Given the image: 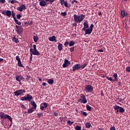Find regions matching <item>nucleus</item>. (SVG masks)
<instances>
[{
	"label": "nucleus",
	"instance_id": "39",
	"mask_svg": "<svg viewBox=\"0 0 130 130\" xmlns=\"http://www.w3.org/2000/svg\"><path fill=\"white\" fill-rule=\"evenodd\" d=\"M113 108H114V109L115 110H117L118 109H119L120 106H117V105H115V106H113Z\"/></svg>",
	"mask_w": 130,
	"mask_h": 130
},
{
	"label": "nucleus",
	"instance_id": "15",
	"mask_svg": "<svg viewBox=\"0 0 130 130\" xmlns=\"http://www.w3.org/2000/svg\"><path fill=\"white\" fill-rule=\"evenodd\" d=\"M60 3L62 6L64 5L66 7H68V4L67 2L64 1V0H60Z\"/></svg>",
	"mask_w": 130,
	"mask_h": 130
},
{
	"label": "nucleus",
	"instance_id": "6",
	"mask_svg": "<svg viewBox=\"0 0 130 130\" xmlns=\"http://www.w3.org/2000/svg\"><path fill=\"white\" fill-rule=\"evenodd\" d=\"M93 90V87L90 85H87L85 87V91L86 93H91Z\"/></svg>",
	"mask_w": 130,
	"mask_h": 130
},
{
	"label": "nucleus",
	"instance_id": "53",
	"mask_svg": "<svg viewBox=\"0 0 130 130\" xmlns=\"http://www.w3.org/2000/svg\"><path fill=\"white\" fill-rule=\"evenodd\" d=\"M53 115L54 116H56V117L58 116V114L56 112H54Z\"/></svg>",
	"mask_w": 130,
	"mask_h": 130
},
{
	"label": "nucleus",
	"instance_id": "5",
	"mask_svg": "<svg viewBox=\"0 0 130 130\" xmlns=\"http://www.w3.org/2000/svg\"><path fill=\"white\" fill-rule=\"evenodd\" d=\"M33 48L34 49L32 48L30 49V52H32L33 53V55H40V53L37 50L36 45H33Z\"/></svg>",
	"mask_w": 130,
	"mask_h": 130
},
{
	"label": "nucleus",
	"instance_id": "31",
	"mask_svg": "<svg viewBox=\"0 0 130 130\" xmlns=\"http://www.w3.org/2000/svg\"><path fill=\"white\" fill-rule=\"evenodd\" d=\"M87 63L82 64L81 66L80 65V69H85V67L87 66Z\"/></svg>",
	"mask_w": 130,
	"mask_h": 130
},
{
	"label": "nucleus",
	"instance_id": "49",
	"mask_svg": "<svg viewBox=\"0 0 130 130\" xmlns=\"http://www.w3.org/2000/svg\"><path fill=\"white\" fill-rule=\"evenodd\" d=\"M126 72L130 73V67H127L126 69Z\"/></svg>",
	"mask_w": 130,
	"mask_h": 130
},
{
	"label": "nucleus",
	"instance_id": "26",
	"mask_svg": "<svg viewBox=\"0 0 130 130\" xmlns=\"http://www.w3.org/2000/svg\"><path fill=\"white\" fill-rule=\"evenodd\" d=\"M85 126L87 128L89 129L91 126V125L90 122H87L86 123Z\"/></svg>",
	"mask_w": 130,
	"mask_h": 130
},
{
	"label": "nucleus",
	"instance_id": "59",
	"mask_svg": "<svg viewBox=\"0 0 130 130\" xmlns=\"http://www.w3.org/2000/svg\"><path fill=\"white\" fill-rule=\"evenodd\" d=\"M99 51L100 52H103L104 51H103V49H100V50H99Z\"/></svg>",
	"mask_w": 130,
	"mask_h": 130
},
{
	"label": "nucleus",
	"instance_id": "7",
	"mask_svg": "<svg viewBox=\"0 0 130 130\" xmlns=\"http://www.w3.org/2000/svg\"><path fill=\"white\" fill-rule=\"evenodd\" d=\"M24 93H25V90L23 89H19L15 91L14 92V94L15 95V96H19L20 95H22V94H24Z\"/></svg>",
	"mask_w": 130,
	"mask_h": 130
},
{
	"label": "nucleus",
	"instance_id": "55",
	"mask_svg": "<svg viewBox=\"0 0 130 130\" xmlns=\"http://www.w3.org/2000/svg\"><path fill=\"white\" fill-rule=\"evenodd\" d=\"M123 100H122V99H119V102L120 103H123Z\"/></svg>",
	"mask_w": 130,
	"mask_h": 130
},
{
	"label": "nucleus",
	"instance_id": "32",
	"mask_svg": "<svg viewBox=\"0 0 130 130\" xmlns=\"http://www.w3.org/2000/svg\"><path fill=\"white\" fill-rule=\"evenodd\" d=\"M106 79H107V80L111 81V82H114V79H113L112 77H109V76H106Z\"/></svg>",
	"mask_w": 130,
	"mask_h": 130
},
{
	"label": "nucleus",
	"instance_id": "19",
	"mask_svg": "<svg viewBox=\"0 0 130 130\" xmlns=\"http://www.w3.org/2000/svg\"><path fill=\"white\" fill-rule=\"evenodd\" d=\"M121 16L122 17V18H124V16H127V13L125 11H121Z\"/></svg>",
	"mask_w": 130,
	"mask_h": 130
},
{
	"label": "nucleus",
	"instance_id": "10",
	"mask_svg": "<svg viewBox=\"0 0 130 130\" xmlns=\"http://www.w3.org/2000/svg\"><path fill=\"white\" fill-rule=\"evenodd\" d=\"M2 13L4 15L8 16L9 18H10L11 16V12L10 10L3 11Z\"/></svg>",
	"mask_w": 130,
	"mask_h": 130
},
{
	"label": "nucleus",
	"instance_id": "14",
	"mask_svg": "<svg viewBox=\"0 0 130 130\" xmlns=\"http://www.w3.org/2000/svg\"><path fill=\"white\" fill-rule=\"evenodd\" d=\"M26 9V7L25 6V5H21L20 7L17 8V10L19 11L20 12H22L23 11V10H25Z\"/></svg>",
	"mask_w": 130,
	"mask_h": 130
},
{
	"label": "nucleus",
	"instance_id": "30",
	"mask_svg": "<svg viewBox=\"0 0 130 130\" xmlns=\"http://www.w3.org/2000/svg\"><path fill=\"white\" fill-rule=\"evenodd\" d=\"M119 112L121 113H123L125 112V110L124 109H123V108L121 107H120L119 108Z\"/></svg>",
	"mask_w": 130,
	"mask_h": 130
},
{
	"label": "nucleus",
	"instance_id": "20",
	"mask_svg": "<svg viewBox=\"0 0 130 130\" xmlns=\"http://www.w3.org/2000/svg\"><path fill=\"white\" fill-rule=\"evenodd\" d=\"M84 31H85V35L90 34L92 32L91 29L88 28L86 29Z\"/></svg>",
	"mask_w": 130,
	"mask_h": 130
},
{
	"label": "nucleus",
	"instance_id": "33",
	"mask_svg": "<svg viewBox=\"0 0 130 130\" xmlns=\"http://www.w3.org/2000/svg\"><path fill=\"white\" fill-rule=\"evenodd\" d=\"M86 108L87 111H91V106L87 105L86 106Z\"/></svg>",
	"mask_w": 130,
	"mask_h": 130
},
{
	"label": "nucleus",
	"instance_id": "60",
	"mask_svg": "<svg viewBox=\"0 0 130 130\" xmlns=\"http://www.w3.org/2000/svg\"><path fill=\"white\" fill-rule=\"evenodd\" d=\"M98 15H99V16L102 15V13H101V12H99Z\"/></svg>",
	"mask_w": 130,
	"mask_h": 130
},
{
	"label": "nucleus",
	"instance_id": "4",
	"mask_svg": "<svg viewBox=\"0 0 130 130\" xmlns=\"http://www.w3.org/2000/svg\"><path fill=\"white\" fill-rule=\"evenodd\" d=\"M78 102L83 104H85L87 103L86 96L84 94L80 95V99L78 100Z\"/></svg>",
	"mask_w": 130,
	"mask_h": 130
},
{
	"label": "nucleus",
	"instance_id": "11",
	"mask_svg": "<svg viewBox=\"0 0 130 130\" xmlns=\"http://www.w3.org/2000/svg\"><path fill=\"white\" fill-rule=\"evenodd\" d=\"M48 106V104L46 103H44L43 104H41L40 106V110L43 111L45 109H46Z\"/></svg>",
	"mask_w": 130,
	"mask_h": 130
},
{
	"label": "nucleus",
	"instance_id": "13",
	"mask_svg": "<svg viewBox=\"0 0 130 130\" xmlns=\"http://www.w3.org/2000/svg\"><path fill=\"white\" fill-rule=\"evenodd\" d=\"M70 64V61H69L68 59H65L64 61V63L62 65L63 68H65L68 66L69 64Z\"/></svg>",
	"mask_w": 130,
	"mask_h": 130
},
{
	"label": "nucleus",
	"instance_id": "46",
	"mask_svg": "<svg viewBox=\"0 0 130 130\" xmlns=\"http://www.w3.org/2000/svg\"><path fill=\"white\" fill-rule=\"evenodd\" d=\"M69 44V42L68 41H66L64 44V45L65 47H67Z\"/></svg>",
	"mask_w": 130,
	"mask_h": 130
},
{
	"label": "nucleus",
	"instance_id": "56",
	"mask_svg": "<svg viewBox=\"0 0 130 130\" xmlns=\"http://www.w3.org/2000/svg\"><path fill=\"white\" fill-rule=\"evenodd\" d=\"M42 85L44 87H45V86H46V83L45 82H44L42 83Z\"/></svg>",
	"mask_w": 130,
	"mask_h": 130
},
{
	"label": "nucleus",
	"instance_id": "51",
	"mask_svg": "<svg viewBox=\"0 0 130 130\" xmlns=\"http://www.w3.org/2000/svg\"><path fill=\"white\" fill-rule=\"evenodd\" d=\"M74 49H75V47H71L70 50V51L71 52H73L74 51Z\"/></svg>",
	"mask_w": 130,
	"mask_h": 130
},
{
	"label": "nucleus",
	"instance_id": "22",
	"mask_svg": "<svg viewBox=\"0 0 130 130\" xmlns=\"http://www.w3.org/2000/svg\"><path fill=\"white\" fill-rule=\"evenodd\" d=\"M47 83H48L49 85H52L54 83V80L52 79H48Z\"/></svg>",
	"mask_w": 130,
	"mask_h": 130
},
{
	"label": "nucleus",
	"instance_id": "12",
	"mask_svg": "<svg viewBox=\"0 0 130 130\" xmlns=\"http://www.w3.org/2000/svg\"><path fill=\"white\" fill-rule=\"evenodd\" d=\"M79 69H81L80 64V63L76 64L73 67V71L75 72L76 70H79Z\"/></svg>",
	"mask_w": 130,
	"mask_h": 130
},
{
	"label": "nucleus",
	"instance_id": "58",
	"mask_svg": "<svg viewBox=\"0 0 130 130\" xmlns=\"http://www.w3.org/2000/svg\"><path fill=\"white\" fill-rule=\"evenodd\" d=\"M60 122L61 123L62 121H63V118L60 117Z\"/></svg>",
	"mask_w": 130,
	"mask_h": 130
},
{
	"label": "nucleus",
	"instance_id": "43",
	"mask_svg": "<svg viewBox=\"0 0 130 130\" xmlns=\"http://www.w3.org/2000/svg\"><path fill=\"white\" fill-rule=\"evenodd\" d=\"M20 105L21 106V108L22 109H26V108L25 107V106H24L23 104L21 103V104H20Z\"/></svg>",
	"mask_w": 130,
	"mask_h": 130
},
{
	"label": "nucleus",
	"instance_id": "52",
	"mask_svg": "<svg viewBox=\"0 0 130 130\" xmlns=\"http://www.w3.org/2000/svg\"><path fill=\"white\" fill-rule=\"evenodd\" d=\"M110 130H116V128L114 126H112L110 128Z\"/></svg>",
	"mask_w": 130,
	"mask_h": 130
},
{
	"label": "nucleus",
	"instance_id": "50",
	"mask_svg": "<svg viewBox=\"0 0 130 130\" xmlns=\"http://www.w3.org/2000/svg\"><path fill=\"white\" fill-rule=\"evenodd\" d=\"M16 17H17V18L18 19H20V18L21 17V15L20 14H17V15H16Z\"/></svg>",
	"mask_w": 130,
	"mask_h": 130
},
{
	"label": "nucleus",
	"instance_id": "29",
	"mask_svg": "<svg viewBox=\"0 0 130 130\" xmlns=\"http://www.w3.org/2000/svg\"><path fill=\"white\" fill-rule=\"evenodd\" d=\"M12 41L16 43H18L19 41H18V39L16 38L15 37H14L12 39Z\"/></svg>",
	"mask_w": 130,
	"mask_h": 130
},
{
	"label": "nucleus",
	"instance_id": "8",
	"mask_svg": "<svg viewBox=\"0 0 130 130\" xmlns=\"http://www.w3.org/2000/svg\"><path fill=\"white\" fill-rule=\"evenodd\" d=\"M16 30L18 34H22L23 29L21 26L16 25Z\"/></svg>",
	"mask_w": 130,
	"mask_h": 130
},
{
	"label": "nucleus",
	"instance_id": "1",
	"mask_svg": "<svg viewBox=\"0 0 130 130\" xmlns=\"http://www.w3.org/2000/svg\"><path fill=\"white\" fill-rule=\"evenodd\" d=\"M85 15L83 14H81L79 16H78L77 15H74V19L76 22L77 23H80L82 22L83 19L85 18Z\"/></svg>",
	"mask_w": 130,
	"mask_h": 130
},
{
	"label": "nucleus",
	"instance_id": "2",
	"mask_svg": "<svg viewBox=\"0 0 130 130\" xmlns=\"http://www.w3.org/2000/svg\"><path fill=\"white\" fill-rule=\"evenodd\" d=\"M39 4L42 7H45L47 6V2H49L50 3H52L55 2V0H39Z\"/></svg>",
	"mask_w": 130,
	"mask_h": 130
},
{
	"label": "nucleus",
	"instance_id": "27",
	"mask_svg": "<svg viewBox=\"0 0 130 130\" xmlns=\"http://www.w3.org/2000/svg\"><path fill=\"white\" fill-rule=\"evenodd\" d=\"M33 39H34V41L35 42H37L39 40V37L38 36H34Z\"/></svg>",
	"mask_w": 130,
	"mask_h": 130
},
{
	"label": "nucleus",
	"instance_id": "36",
	"mask_svg": "<svg viewBox=\"0 0 130 130\" xmlns=\"http://www.w3.org/2000/svg\"><path fill=\"white\" fill-rule=\"evenodd\" d=\"M18 66L20 67H24V66L22 64L21 60L19 61H18Z\"/></svg>",
	"mask_w": 130,
	"mask_h": 130
},
{
	"label": "nucleus",
	"instance_id": "35",
	"mask_svg": "<svg viewBox=\"0 0 130 130\" xmlns=\"http://www.w3.org/2000/svg\"><path fill=\"white\" fill-rule=\"evenodd\" d=\"M75 44V42L74 41H71L70 43H69V46L70 47L71 46H73V45H74Z\"/></svg>",
	"mask_w": 130,
	"mask_h": 130
},
{
	"label": "nucleus",
	"instance_id": "54",
	"mask_svg": "<svg viewBox=\"0 0 130 130\" xmlns=\"http://www.w3.org/2000/svg\"><path fill=\"white\" fill-rule=\"evenodd\" d=\"M5 2V0H0V3L4 4Z\"/></svg>",
	"mask_w": 130,
	"mask_h": 130
},
{
	"label": "nucleus",
	"instance_id": "34",
	"mask_svg": "<svg viewBox=\"0 0 130 130\" xmlns=\"http://www.w3.org/2000/svg\"><path fill=\"white\" fill-rule=\"evenodd\" d=\"M37 117L39 118H40L41 117H43V113H38L37 114Z\"/></svg>",
	"mask_w": 130,
	"mask_h": 130
},
{
	"label": "nucleus",
	"instance_id": "40",
	"mask_svg": "<svg viewBox=\"0 0 130 130\" xmlns=\"http://www.w3.org/2000/svg\"><path fill=\"white\" fill-rule=\"evenodd\" d=\"M20 100L21 101H26V96H22L21 99Z\"/></svg>",
	"mask_w": 130,
	"mask_h": 130
},
{
	"label": "nucleus",
	"instance_id": "37",
	"mask_svg": "<svg viewBox=\"0 0 130 130\" xmlns=\"http://www.w3.org/2000/svg\"><path fill=\"white\" fill-rule=\"evenodd\" d=\"M67 124H69V125H72V124H74V122H72V121H71V120H68V121H67Z\"/></svg>",
	"mask_w": 130,
	"mask_h": 130
},
{
	"label": "nucleus",
	"instance_id": "3",
	"mask_svg": "<svg viewBox=\"0 0 130 130\" xmlns=\"http://www.w3.org/2000/svg\"><path fill=\"white\" fill-rule=\"evenodd\" d=\"M0 117L3 119H8L11 122H12V117L10 115L5 114L4 112H0Z\"/></svg>",
	"mask_w": 130,
	"mask_h": 130
},
{
	"label": "nucleus",
	"instance_id": "18",
	"mask_svg": "<svg viewBox=\"0 0 130 130\" xmlns=\"http://www.w3.org/2000/svg\"><path fill=\"white\" fill-rule=\"evenodd\" d=\"M49 40L50 41H52V42H56V37L53 36L51 37H50L49 38Z\"/></svg>",
	"mask_w": 130,
	"mask_h": 130
},
{
	"label": "nucleus",
	"instance_id": "42",
	"mask_svg": "<svg viewBox=\"0 0 130 130\" xmlns=\"http://www.w3.org/2000/svg\"><path fill=\"white\" fill-rule=\"evenodd\" d=\"M10 2L11 4L19 3V2L18 1H16V0H12V1H11Z\"/></svg>",
	"mask_w": 130,
	"mask_h": 130
},
{
	"label": "nucleus",
	"instance_id": "41",
	"mask_svg": "<svg viewBox=\"0 0 130 130\" xmlns=\"http://www.w3.org/2000/svg\"><path fill=\"white\" fill-rule=\"evenodd\" d=\"M81 127L80 126L77 125L75 127L76 130H81Z\"/></svg>",
	"mask_w": 130,
	"mask_h": 130
},
{
	"label": "nucleus",
	"instance_id": "63",
	"mask_svg": "<svg viewBox=\"0 0 130 130\" xmlns=\"http://www.w3.org/2000/svg\"><path fill=\"white\" fill-rule=\"evenodd\" d=\"M26 80H29V77H28V75H27V78H26Z\"/></svg>",
	"mask_w": 130,
	"mask_h": 130
},
{
	"label": "nucleus",
	"instance_id": "38",
	"mask_svg": "<svg viewBox=\"0 0 130 130\" xmlns=\"http://www.w3.org/2000/svg\"><path fill=\"white\" fill-rule=\"evenodd\" d=\"M11 15L12 16L13 18H14V20H15V18H15V14L14 13L13 11H12L11 12Z\"/></svg>",
	"mask_w": 130,
	"mask_h": 130
},
{
	"label": "nucleus",
	"instance_id": "44",
	"mask_svg": "<svg viewBox=\"0 0 130 130\" xmlns=\"http://www.w3.org/2000/svg\"><path fill=\"white\" fill-rule=\"evenodd\" d=\"M60 14H61V15H62V16H66L67 15L66 12H62V13H61Z\"/></svg>",
	"mask_w": 130,
	"mask_h": 130
},
{
	"label": "nucleus",
	"instance_id": "16",
	"mask_svg": "<svg viewBox=\"0 0 130 130\" xmlns=\"http://www.w3.org/2000/svg\"><path fill=\"white\" fill-rule=\"evenodd\" d=\"M83 25H84V27L82 28V30L85 31V30H86L87 28H88L89 27V26H88V23L87 22H85L83 23Z\"/></svg>",
	"mask_w": 130,
	"mask_h": 130
},
{
	"label": "nucleus",
	"instance_id": "45",
	"mask_svg": "<svg viewBox=\"0 0 130 130\" xmlns=\"http://www.w3.org/2000/svg\"><path fill=\"white\" fill-rule=\"evenodd\" d=\"M81 113L84 116H87V113L85 112L81 111Z\"/></svg>",
	"mask_w": 130,
	"mask_h": 130
},
{
	"label": "nucleus",
	"instance_id": "48",
	"mask_svg": "<svg viewBox=\"0 0 130 130\" xmlns=\"http://www.w3.org/2000/svg\"><path fill=\"white\" fill-rule=\"evenodd\" d=\"M93 27H94L93 24H91L89 28L92 31Z\"/></svg>",
	"mask_w": 130,
	"mask_h": 130
},
{
	"label": "nucleus",
	"instance_id": "9",
	"mask_svg": "<svg viewBox=\"0 0 130 130\" xmlns=\"http://www.w3.org/2000/svg\"><path fill=\"white\" fill-rule=\"evenodd\" d=\"M15 79L16 81L19 82L20 85H22L21 81L24 80V78L22 75H18L15 77Z\"/></svg>",
	"mask_w": 130,
	"mask_h": 130
},
{
	"label": "nucleus",
	"instance_id": "47",
	"mask_svg": "<svg viewBox=\"0 0 130 130\" xmlns=\"http://www.w3.org/2000/svg\"><path fill=\"white\" fill-rule=\"evenodd\" d=\"M16 59L18 61V62L21 61L20 58V57H19V56H17L16 57Z\"/></svg>",
	"mask_w": 130,
	"mask_h": 130
},
{
	"label": "nucleus",
	"instance_id": "28",
	"mask_svg": "<svg viewBox=\"0 0 130 130\" xmlns=\"http://www.w3.org/2000/svg\"><path fill=\"white\" fill-rule=\"evenodd\" d=\"M14 21L16 24H17L19 25H21V23L20 21H19L18 20H17L16 18H14Z\"/></svg>",
	"mask_w": 130,
	"mask_h": 130
},
{
	"label": "nucleus",
	"instance_id": "17",
	"mask_svg": "<svg viewBox=\"0 0 130 130\" xmlns=\"http://www.w3.org/2000/svg\"><path fill=\"white\" fill-rule=\"evenodd\" d=\"M26 101H30V100H31V99H32V95H29V94H27L26 96Z\"/></svg>",
	"mask_w": 130,
	"mask_h": 130
},
{
	"label": "nucleus",
	"instance_id": "21",
	"mask_svg": "<svg viewBox=\"0 0 130 130\" xmlns=\"http://www.w3.org/2000/svg\"><path fill=\"white\" fill-rule=\"evenodd\" d=\"M35 111V110L33 108L31 107V108H30V109H28L27 113L31 114L33 112H34Z\"/></svg>",
	"mask_w": 130,
	"mask_h": 130
},
{
	"label": "nucleus",
	"instance_id": "57",
	"mask_svg": "<svg viewBox=\"0 0 130 130\" xmlns=\"http://www.w3.org/2000/svg\"><path fill=\"white\" fill-rule=\"evenodd\" d=\"M30 52V57H32V54H33V52Z\"/></svg>",
	"mask_w": 130,
	"mask_h": 130
},
{
	"label": "nucleus",
	"instance_id": "61",
	"mask_svg": "<svg viewBox=\"0 0 130 130\" xmlns=\"http://www.w3.org/2000/svg\"><path fill=\"white\" fill-rule=\"evenodd\" d=\"M3 60H4V59H3V58H0V62H2V61H3Z\"/></svg>",
	"mask_w": 130,
	"mask_h": 130
},
{
	"label": "nucleus",
	"instance_id": "62",
	"mask_svg": "<svg viewBox=\"0 0 130 130\" xmlns=\"http://www.w3.org/2000/svg\"><path fill=\"white\" fill-rule=\"evenodd\" d=\"M101 94L102 96H104V93L103 92H102Z\"/></svg>",
	"mask_w": 130,
	"mask_h": 130
},
{
	"label": "nucleus",
	"instance_id": "24",
	"mask_svg": "<svg viewBox=\"0 0 130 130\" xmlns=\"http://www.w3.org/2000/svg\"><path fill=\"white\" fill-rule=\"evenodd\" d=\"M31 105L32 106V108L34 109L35 110H36V108H37V105L35 103V102H32L31 104Z\"/></svg>",
	"mask_w": 130,
	"mask_h": 130
},
{
	"label": "nucleus",
	"instance_id": "23",
	"mask_svg": "<svg viewBox=\"0 0 130 130\" xmlns=\"http://www.w3.org/2000/svg\"><path fill=\"white\" fill-rule=\"evenodd\" d=\"M58 49L59 51H61L63 49V46L62 44L58 43Z\"/></svg>",
	"mask_w": 130,
	"mask_h": 130
},
{
	"label": "nucleus",
	"instance_id": "64",
	"mask_svg": "<svg viewBox=\"0 0 130 130\" xmlns=\"http://www.w3.org/2000/svg\"><path fill=\"white\" fill-rule=\"evenodd\" d=\"M32 58V57H30V58H29V60H30V61H31Z\"/></svg>",
	"mask_w": 130,
	"mask_h": 130
},
{
	"label": "nucleus",
	"instance_id": "25",
	"mask_svg": "<svg viewBox=\"0 0 130 130\" xmlns=\"http://www.w3.org/2000/svg\"><path fill=\"white\" fill-rule=\"evenodd\" d=\"M117 76L118 75H117V73H114L113 74V77H114V78H115V79H114V82H116V81L117 82V81H118Z\"/></svg>",
	"mask_w": 130,
	"mask_h": 130
}]
</instances>
